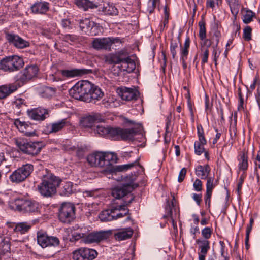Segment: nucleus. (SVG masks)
Segmentation results:
<instances>
[{
	"label": "nucleus",
	"instance_id": "nucleus-1",
	"mask_svg": "<svg viewBox=\"0 0 260 260\" xmlns=\"http://www.w3.org/2000/svg\"><path fill=\"white\" fill-rule=\"evenodd\" d=\"M69 93L75 99L86 102H95L104 95L101 88L87 80L77 83L69 90Z\"/></svg>",
	"mask_w": 260,
	"mask_h": 260
},
{
	"label": "nucleus",
	"instance_id": "nucleus-2",
	"mask_svg": "<svg viewBox=\"0 0 260 260\" xmlns=\"http://www.w3.org/2000/svg\"><path fill=\"white\" fill-rule=\"evenodd\" d=\"M105 62L109 64H120V70L132 73L135 69V62L126 52L120 51L116 54L110 53L104 57Z\"/></svg>",
	"mask_w": 260,
	"mask_h": 260
},
{
	"label": "nucleus",
	"instance_id": "nucleus-3",
	"mask_svg": "<svg viewBox=\"0 0 260 260\" xmlns=\"http://www.w3.org/2000/svg\"><path fill=\"white\" fill-rule=\"evenodd\" d=\"M61 180L51 173L43 175L41 182L38 185L39 192L43 197H50L56 192V188Z\"/></svg>",
	"mask_w": 260,
	"mask_h": 260
},
{
	"label": "nucleus",
	"instance_id": "nucleus-4",
	"mask_svg": "<svg viewBox=\"0 0 260 260\" xmlns=\"http://www.w3.org/2000/svg\"><path fill=\"white\" fill-rule=\"evenodd\" d=\"M116 158L113 153L99 152L89 155L87 160L92 167L108 168L115 162Z\"/></svg>",
	"mask_w": 260,
	"mask_h": 260
},
{
	"label": "nucleus",
	"instance_id": "nucleus-5",
	"mask_svg": "<svg viewBox=\"0 0 260 260\" xmlns=\"http://www.w3.org/2000/svg\"><path fill=\"white\" fill-rule=\"evenodd\" d=\"M128 212L129 210L125 208V205H116L102 211L99 214V218L102 222L111 221L128 215Z\"/></svg>",
	"mask_w": 260,
	"mask_h": 260
},
{
	"label": "nucleus",
	"instance_id": "nucleus-6",
	"mask_svg": "<svg viewBox=\"0 0 260 260\" xmlns=\"http://www.w3.org/2000/svg\"><path fill=\"white\" fill-rule=\"evenodd\" d=\"M15 142L22 152L28 155H36L40 153L42 149L41 143L39 142L29 141L21 138L15 139Z\"/></svg>",
	"mask_w": 260,
	"mask_h": 260
},
{
	"label": "nucleus",
	"instance_id": "nucleus-7",
	"mask_svg": "<svg viewBox=\"0 0 260 260\" xmlns=\"http://www.w3.org/2000/svg\"><path fill=\"white\" fill-rule=\"evenodd\" d=\"M23 65V59L17 55L7 56L0 60V69L4 72H13L18 71Z\"/></svg>",
	"mask_w": 260,
	"mask_h": 260
},
{
	"label": "nucleus",
	"instance_id": "nucleus-8",
	"mask_svg": "<svg viewBox=\"0 0 260 260\" xmlns=\"http://www.w3.org/2000/svg\"><path fill=\"white\" fill-rule=\"evenodd\" d=\"M39 204L35 201L24 199H16L11 205L14 210L23 213H35L38 212Z\"/></svg>",
	"mask_w": 260,
	"mask_h": 260
},
{
	"label": "nucleus",
	"instance_id": "nucleus-9",
	"mask_svg": "<svg viewBox=\"0 0 260 260\" xmlns=\"http://www.w3.org/2000/svg\"><path fill=\"white\" fill-rule=\"evenodd\" d=\"M34 170V166L30 164H26L15 170L10 176V181L18 183L24 181Z\"/></svg>",
	"mask_w": 260,
	"mask_h": 260
},
{
	"label": "nucleus",
	"instance_id": "nucleus-10",
	"mask_svg": "<svg viewBox=\"0 0 260 260\" xmlns=\"http://www.w3.org/2000/svg\"><path fill=\"white\" fill-rule=\"evenodd\" d=\"M75 206L70 203H63L59 209V220L62 223H69L75 218Z\"/></svg>",
	"mask_w": 260,
	"mask_h": 260
},
{
	"label": "nucleus",
	"instance_id": "nucleus-11",
	"mask_svg": "<svg viewBox=\"0 0 260 260\" xmlns=\"http://www.w3.org/2000/svg\"><path fill=\"white\" fill-rule=\"evenodd\" d=\"M132 190L133 187L129 184L124 185L122 186H116L112 189V195L117 199L125 196L130 197L129 200L124 201L125 204L123 205H125V208H126V206L131 203L134 199L133 196L130 193Z\"/></svg>",
	"mask_w": 260,
	"mask_h": 260
},
{
	"label": "nucleus",
	"instance_id": "nucleus-12",
	"mask_svg": "<svg viewBox=\"0 0 260 260\" xmlns=\"http://www.w3.org/2000/svg\"><path fill=\"white\" fill-rule=\"evenodd\" d=\"M98 255V252L93 249L81 248L73 252L74 260H93Z\"/></svg>",
	"mask_w": 260,
	"mask_h": 260
},
{
	"label": "nucleus",
	"instance_id": "nucleus-13",
	"mask_svg": "<svg viewBox=\"0 0 260 260\" xmlns=\"http://www.w3.org/2000/svg\"><path fill=\"white\" fill-rule=\"evenodd\" d=\"M110 235V233L108 231L93 232L86 233L84 243L86 244L98 243L108 239Z\"/></svg>",
	"mask_w": 260,
	"mask_h": 260
},
{
	"label": "nucleus",
	"instance_id": "nucleus-14",
	"mask_svg": "<svg viewBox=\"0 0 260 260\" xmlns=\"http://www.w3.org/2000/svg\"><path fill=\"white\" fill-rule=\"evenodd\" d=\"M29 117L36 121H43L49 117V111L47 109L38 107L27 111Z\"/></svg>",
	"mask_w": 260,
	"mask_h": 260
},
{
	"label": "nucleus",
	"instance_id": "nucleus-15",
	"mask_svg": "<svg viewBox=\"0 0 260 260\" xmlns=\"http://www.w3.org/2000/svg\"><path fill=\"white\" fill-rule=\"evenodd\" d=\"M104 121V116L100 113H93L85 116L81 120V125L84 127H91L95 123Z\"/></svg>",
	"mask_w": 260,
	"mask_h": 260
},
{
	"label": "nucleus",
	"instance_id": "nucleus-16",
	"mask_svg": "<svg viewBox=\"0 0 260 260\" xmlns=\"http://www.w3.org/2000/svg\"><path fill=\"white\" fill-rule=\"evenodd\" d=\"M142 131L141 125H139L137 128L121 129L120 139L124 140L134 141L136 139V136L142 135Z\"/></svg>",
	"mask_w": 260,
	"mask_h": 260
},
{
	"label": "nucleus",
	"instance_id": "nucleus-17",
	"mask_svg": "<svg viewBox=\"0 0 260 260\" xmlns=\"http://www.w3.org/2000/svg\"><path fill=\"white\" fill-rule=\"evenodd\" d=\"M6 38L10 43L18 48H24L29 45L28 42L14 34L7 32Z\"/></svg>",
	"mask_w": 260,
	"mask_h": 260
},
{
	"label": "nucleus",
	"instance_id": "nucleus-18",
	"mask_svg": "<svg viewBox=\"0 0 260 260\" xmlns=\"http://www.w3.org/2000/svg\"><path fill=\"white\" fill-rule=\"evenodd\" d=\"M118 93L122 100L132 101L137 99L138 92L131 88L122 87L118 89Z\"/></svg>",
	"mask_w": 260,
	"mask_h": 260
},
{
	"label": "nucleus",
	"instance_id": "nucleus-19",
	"mask_svg": "<svg viewBox=\"0 0 260 260\" xmlns=\"http://www.w3.org/2000/svg\"><path fill=\"white\" fill-rule=\"evenodd\" d=\"M91 73V70L85 69H73L71 70H62L60 71L62 76L68 78L81 77Z\"/></svg>",
	"mask_w": 260,
	"mask_h": 260
},
{
	"label": "nucleus",
	"instance_id": "nucleus-20",
	"mask_svg": "<svg viewBox=\"0 0 260 260\" xmlns=\"http://www.w3.org/2000/svg\"><path fill=\"white\" fill-rule=\"evenodd\" d=\"M110 40L109 37L95 38L92 42V47L97 50H111L109 44Z\"/></svg>",
	"mask_w": 260,
	"mask_h": 260
},
{
	"label": "nucleus",
	"instance_id": "nucleus-21",
	"mask_svg": "<svg viewBox=\"0 0 260 260\" xmlns=\"http://www.w3.org/2000/svg\"><path fill=\"white\" fill-rule=\"evenodd\" d=\"M196 243L198 245L199 251L198 252L199 259L205 260V257L210 249V242L206 239H197Z\"/></svg>",
	"mask_w": 260,
	"mask_h": 260
},
{
	"label": "nucleus",
	"instance_id": "nucleus-22",
	"mask_svg": "<svg viewBox=\"0 0 260 260\" xmlns=\"http://www.w3.org/2000/svg\"><path fill=\"white\" fill-rule=\"evenodd\" d=\"M99 12L102 15L115 16L118 15V11L115 5L112 3H105L99 7Z\"/></svg>",
	"mask_w": 260,
	"mask_h": 260
},
{
	"label": "nucleus",
	"instance_id": "nucleus-23",
	"mask_svg": "<svg viewBox=\"0 0 260 260\" xmlns=\"http://www.w3.org/2000/svg\"><path fill=\"white\" fill-rule=\"evenodd\" d=\"M9 227L14 228L15 233L20 234H24L28 232L32 226V224L28 222H21L17 223H8Z\"/></svg>",
	"mask_w": 260,
	"mask_h": 260
},
{
	"label": "nucleus",
	"instance_id": "nucleus-24",
	"mask_svg": "<svg viewBox=\"0 0 260 260\" xmlns=\"http://www.w3.org/2000/svg\"><path fill=\"white\" fill-rule=\"evenodd\" d=\"M80 27L85 34L93 35L94 32L92 30L96 27V26L93 21L86 18L80 21Z\"/></svg>",
	"mask_w": 260,
	"mask_h": 260
},
{
	"label": "nucleus",
	"instance_id": "nucleus-25",
	"mask_svg": "<svg viewBox=\"0 0 260 260\" xmlns=\"http://www.w3.org/2000/svg\"><path fill=\"white\" fill-rule=\"evenodd\" d=\"M48 10L49 3L46 2H36L31 7V10L35 14H45Z\"/></svg>",
	"mask_w": 260,
	"mask_h": 260
},
{
	"label": "nucleus",
	"instance_id": "nucleus-26",
	"mask_svg": "<svg viewBox=\"0 0 260 260\" xmlns=\"http://www.w3.org/2000/svg\"><path fill=\"white\" fill-rule=\"evenodd\" d=\"M38 72V68L37 66H27L23 71V77L22 79L24 80H30L36 76Z\"/></svg>",
	"mask_w": 260,
	"mask_h": 260
},
{
	"label": "nucleus",
	"instance_id": "nucleus-27",
	"mask_svg": "<svg viewBox=\"0 0 260 260\" xmlns=\"http://www.w3.org/2000/svg\"><path fill=\"white\" fill-rule=\"evenodd\" d=\"M133 234V230L131 228L122 229L114 234L115 238L119 241L129 239Z\"/></svg>",
	"mask_w": 260,
	"mask_h": 260
},
{
	"label": "nucleus",
	"instance_id": "nucleus-28",
	"mask_svg": "<svg viewBox=\"0 0 260 260\" xmlns=\"http://www.w3.org/2000/svg\"><path fill=\"white\" fill-rule=\"evenodd\" d=\"M238 160L239 161V169L243 171L247 170L248 167V154L245 150L239 153Z\"/></svg>",
	"mask_w": 260,
	"mask_h": 260
},
{
	"label": "nucleus",
	"instance_id": "nucleus-29",
	"mask_svg": "<svg viewBox=\"0 0 260 260\" xmlns=\"http://www.w3.org/2000/svg\"><path fill=\"white\" fill-rule=\"evenodd\" d=\"M16 85L13 84L5 85L0 86V99L6 98L11 93L17 90Z\"/></svg>",
	"mask_w": 260,
	"mask_h": 260
},
{
	"label": "nucleus",
	"instance_id": "nucleus-30",
	"mask_svg": "<svg viewBox=\"0 0 260 260\" xmlns=\"http://www.w3.org/2000/svg\"><path fill=\"white\" fill-rule=\"evenodd\" d=\"M75 3L80 9H82L84 11L98 7V5L95 3L89 0H76Z\"/></svg>",
	"mask_w": 260,
	"mask_h": 260
},
{
	"label": "nucleus",
	"instance_id": "nucleus-31",
	"mask_svg": "<svg viewBox=\"0 0 260 260\" xmlns=\"http://www.w3.org/2000/svg\"><path fill=\"white\" fill-rule=\"evenodd\" d=\"M49 235L43 231H39L37 233V242L42 248L48 247V242Z\"/></svg>",
	"mask_w": 260,
	"mask_h": 260
},
{
	"label": "nucleus",
	"instance_id": "nucleus-32",
	"mask_svg": "<svg viewBox=\"0 0 260 260\" xmlns=\"http://www.w3.org/2000/svg\"><path fill=\"white\" fill-rule=\"evenodd\" d=\"M196 175L202 179H206L210 172L208 165L197 166L196 168Z\"/></svg>",
	"mask_w": 260,
	"mask_h": 260
},
{
	"label": "nucleus",
	"instance_id": "nucleus-33",
	"mask_svg": "<svg viewBox=\"0 0 260 260\" xmlns=\"http://www.w3.org/2000/svg\"><path fill=\"white\" fill-rule=\"evenodd\" d=\"M15 125L21 132L25 133L27 136H31L35 134L34 132H27V129L30 127L29 125L25 121H21L19 119H17L14 121Z\"/></svg>",
	"mask_w": 260,
	"mask_h": 260
},
{
	"label": "nucleus",
	"instance_id": "nucleus-34",
	"mask_svg": "<svg viewBox=\"0 0 260 260\" xmlns=\"http://www.w3.org/2000/svg\"><path fill=\"white\" fill-rule=\"evenodd\" d=\"M242 13V20L245 24L250 23L253 20V18L255 17V13L247 8L243 9Z\"/></svg>",
	"mask_w": 260,
	"mask_h": 260
},
{
	"label": "nucleus",
	"instance_id": "nucleus-35",
	"mask_svg": "<svg viewBox=\"0 0 260 260\" xmlns=\"http://www.w3.org/2000/svg\"><path fill=\"white\" fill-rule=\"evenodd\" d=\"M102 104L107 108L117 107L119 105L118 101L113 96L104 98L102 100Z\"/></svg>",
	"mask_w": 260,
	"mask_h": 260
},
{
	"label": "nucleus",
	"instance_id": "nucleus-36",
	"mask_svg": "<svg viewBox=\"0 0 260 260\" xmlns=\"http://www.w3.org/2000/svg\"><path fill=\"white\" fill-rule=\"evenodd\" d=\"M67 125L66 119L52 123L50 125V133H56L62 129Z\"/></svg>",
	"mask_w": 260,
	"mask_h": 260
},
{
	"label": "nucleus",
	"instance_id": "nucleus-37",
	"mask_svg": "<svg viewBox=\"0 0 260 260\" xmlns=\"http://www.w3.org/2000/svg\"><path fill=\"white\" fill-rule=\"evenodd\" d=\"M230 6L232 14L236 16L240 9V3L239 0H227Z\"/></svg>",
	"mask_w": 260,
	"mask_h": 260
},
{
	"label": "nucleus",
	"instance_id": "nucleus-38",
	"mask_svg": "<svg viewBox=\"0 0 260 260\" xmlns=\"http://www.w3.org/2000/svg\"><path fill=\"white\" fill-rule=\"evenodd\" d=\"M74 192L73 184L70 182H66L61 189V193L63 196H68Z\"/></svg>",
	"mask_w": 260,
	"mask_h": 260
},
{
	"label": "nucleus",
	"instance_id": "nucleus-39",
	"mask_svg": "<svg viewBox=\"0 0 260 260\" xmlns=\"http://www.w3.org/2000/svg\"><path fill=\"white\" fill-rule=\"evenodd\" d=\"M121 130V128H113L109 126V132L107 136L114 139H120Z\"/></svg>",
	"mask_w": 260,
	"mask_h": 260
},
{
	"label": "nucleus",
	"instance_id": "nucleus-40",
	"mask_svg": "<svg viewBox=\"0 0 260 260\" xmlns=\"http://www.w3.org/2000/svg\"><path fill=\"white\" fill-rule=\"evenodd\" d=\"M95 133L101 136H107L109 132V126L98 125L94 129Z\"/></svg>",
	"mask_w": 260,
	"mask_h": 260
},
{
	"label": "nucleus",
	"instance_id": "nucleus-41",
	"mask_svg": "<svg viewBox=\"0 0 260 260\" xmlns=\"http://www.w3.org/2000/svg\"><path fill=\"white\" fill-rule=\"evenodd\" d=\"M55 93V90L51 87H46L43 88L41 92V95L43 98H50L53 96Z\"/></svg>",
	"mask_w": 260,
	"mask_h": 260
},
{
	"label": "nucleus",
	"instance_id": "nucleus-42",
	"mask_svg": "<svg viewBox=\"0 0 260 260\" xmlns=\"http://www.w3.org/2000/svg\"><path fill=\"white\" fill-rule=\"evenodd\" d=\"M60 244V241L58 238L56 236H49L48 242V247H56L59 246Z\"/></svg>",
	"mask_w": 260,
	"mask_h": 260
},
{
	"label": "nucleus",
	"instance_id": "nucleus-43",
	"mask_svg": "<svg viewBox=\"0 0 260 260\" xmlns=\"http://www.w3.org/2000/svg\"><path fill=\"white\" fill-rule=\"evenodd\" d=\"M199 36L200 39L206 38V30L205 28V24L204 21H200L199 23Z\"/></svg>",
	"mask_w": 260,
	"mask_h": 260
},
{
	"label": "nucleus",
	"instance_id": "nucleus-44",
	"mask_svg": "<svg viewBox=\"0 0 260 260\" xmlns=\"http://www.w3.org/2000/svg\"><path fill=\"white\" fill-rule=\"evenodd\" d=\"M24 101L22 98H17L13 102V105L18 109H23L26 106Z\"/></svg>",
	"mask_w": 260,
	"mask_h": 260
},
{
	"label": "nucleus",
	"instance_id": "nucleus-45",
	"mask_svg": "<svg viewBox=\"0 0 260 260\" xmlns=\"http://www.w3.org/2000/svg\"><path fill=\"white\" fill-rule=\"evenodd\" d=\"M62 39L64 41L71 44L76 42L78 40V38L77 36L70 34L64 35Z\"/></svg>",
	"mask_w": 260,
	"mask_h": 260
},
{
	"label": "nucleus",
	"instance_id": "nucleus-46",
	"mask_svg": "<svg viewBox=\"0 0 260 260\" xmlns=\"http://www.w3.org/2000/svg\"><path fill=\"white\" fill-rule=\"evenodd\" d=\"M252 29L249 26H247L243 30V37L245 40L249 41L251 39Z\"/></svg>",
	"mask_w": 260,
	"mask_h": 260
},
{
	"label": "nucleus",
	"instance_id": "nucleus-47",
	"mask_svg": "<svg viewBox=\"0 0 260 260\" xmlns=\"http://www.w3.org/2000/svg\"><path fill=\"white\" fill-rule=\"evenodd\" d=\"M201 51L203 52L202 57V64H204L208 62V58L209 56V49L206 47H202Z\"/></svg>",
	"mask_w": 260,
	"mask_h": 260
},
{
	"label": "nucleus",
	"instance_id": "nucleus-48",
	"mask_svg": "<svg viewBox=\"0 0 260 260\" xmlns=\"http://www.w3.org/2000/svg\"><path fill=\"white\" fill-rule=\"evenodd\" d=\"M194 151L196 154L200 155L205 150L204 145L200 143H194Z\"/></svg>",
	"mask_w": 260,
	"mask_h": 260
},
{
	"label": "nucleus",
	"instance_id": "nucleus-49",
	"mask_svg": "<svg viewBox=\"0 0 260 260\" xmlns=\"http://www.w3.org/2000/svg\"><path fill=\"white\" fill-rule=\"evenodd\" d=\"M202 235L206 240H208L211 237L212 230L209 227H206L202 230Z\"/></svg>",
	"mask_w": 260,
	"mask_h": 260
},
{
	"label": "nucleus",
	"instance_id": "nucleus-50",
	"mask_svg": "<svg viewBox=\"0 0 260 260\" xmlns=\"http://www.w3.org/2000/svg\"><path fill=\"white\" fill-rule=\"evenodd\" d=\"M214 178L213 177L207 178L206 183V191L212 192L215 185L213 184Z\"/></svg>",
	"mask_w": 260,
	"mask_h": 260
},
{
	"label": "nucleus",
	"instance_id": "nucleus-51",
	"mask_svg": "<svg viewBox=\"0 0 260 260\" xmlns=\"http://www.w3.org/2000/svg\"><path fill=\"white\" fill-rule=\"evenodd\" d=\"M221 3V0H207L206 2L207 7L213 9L216 6H219Z\"/></svg>",
	"mask_w": 260,
	"mask_h": 260
},
{
	"label": "nucleus",
	"instance_id": "nucleus-52",
	"mask_svg": "<svg viewBox=\"0 0 260 260\" xmlns=\"http://www.w3.org/2000/svg\"><path fill=\"white\" fill-rule=\"evenodd\" d=\"M85 236L86 233L85 232H76L72 235V238L74 239L75 240L82 239V241L84 242Z\"/></svg>",
	"mask_w": 260,
	"mask_h": 260
},
{
	"label": "nucleus",
	"instance_id": "nucleus-53",
	"mask_svg": "<svg viewBox=\"0 0 260 260\" xmlns=\"http://www.w3.org/2000/svg\"><path fill=\"white\" fill-rule=\"evenodd\" d=\"M181 60L182 61V63H185V61L187 58V56L188 54V49H184L182 48L181 46Z\"/></svg>",
	"mask_w": 260,
	"mask_h": 260
},
{
	"label": "nucleus",
	"instance_id": "nucleus-54",
	"mask_svg": "<svg viewBox=\"0 0 260 260\" xmlns=\"http://www.w3.org/2000/svg\"><path fill=\"white\" fill-rule=\"evenodd\" d=\"M178 48V43L177 42H172L170 46V51L172 55V57L174 59L175 58L176 56L177 52L176 48Z\"/></svg>",
	"mask_w": 260,
	"mask_h": 260
},
{
	"label": "nucleus",
	"instance_id": "nucleus-55",
	"mask_svg": "<svg viewBox=\"0 0 260 260\" xmlns=\"http://www.w3.org/2000/svg\"><path fill=\"white\" fill-rule=\"evenodd\" d=\"M193 186L194 189L197 191H201L202 190V182L199 179H196Z\"/></svg>",
	"mask_w": 260,
	"mask_h": 260
},
{
	"label": "nucleus",
	"instance_id": "nucleus-56",
	"mask_svg": "<svg viewBox=\"0 0 260 260\" xmlns=\"http://www.w3.org/2000/svg\"><path fill=\"white\" fill-rule=\"evenodd\" d=\"M186 174V170L185 168H182L179 172L178 181L179 182H181L184 179Z\"/></svg>",
	"mask_w": 260,
	"mask_h": 260
},
{
	"label": "nucleus",
	"instance_id": "nucleus-57",
	"mask_svg": "<svg viewBox=\"0 0 260 260\" xmlns=\"http://www.w3.org/2000/svg\"><path fill=\"white\" fill-rule=\"evenodd\" d=\"M219 244H220V247H221V249H220V253H221V256L224 258V259H225V258H229L226 254V252H225V245H224V243L223 242V241H220L219 242Z\"/></svg>",
	"mask_w": 260,
	"mask_h": 260
},
{
	"label": "nucleus",
	"instance_id": "nucleus-58",
	"mask_svg": "<svg viewBox=\"0 0 260 260\" xmlns=\"http://www.w3.org/2000/svg\"><path fill=\"white\" fill-rule=\"evenodd\" d=\"M201 40H202V42H201V48L202 47H206L208 49L211 44L210 40L206 39V38Z\"/></svg>",
	"mask_w": 260,
	"mask_h": 260
},
{
	"label": "nucleus",
	"instance_id": "nucleus-59",
	"mask_svg": "<svg viewBox=\"0 0 260 260\" xmlns=\"http://www.w3.org/2000/svg\"><path fill=\"white\" fill-rule=\"evenodd\" d=\"M202 195L201 193L197 194L193 193L192 194V198L194 201L197 203L198 205H200L202 201Z\"/></svg>",
	"mask_w": 260,
	"mask_h": 260
},
{
	"label": "nucleus",
	"instance_id": "nucleus-60",
	"mask_svg": "<svg viewBox=\"0 0 260 260\" xmlns=\"http://www.w3.org/2000/svg\"><path fill=\"white\" fill-rule=\"evenodd\" d=\"M148 5V11L151 13L153 11L156 6V0H149Z\"/></svg>",
	"mask_w": 260,
	"mask_h": 260
},
{
	"label": "nucleus",
	"instance_id": "nucleus-61",
	"mask_svg": "<svg viewBox=\"0 0 260 260\" xmlns=\"http://www.w3.org/2000/svg\"><path fill=\"white\" fill-rule=\"evenodd\" d=\"M212 193V192L206 191L205 201V204H208V206H210V205Z\"/></svg>",
	"mask_w": 260,
	"mask_h": 260
},
{
	"label": "nucleus",
	"instance_id": "nucleus-62",
	"mask_svg": "<svg viewBox=\"0 0 260 260\" xmlns=\"http://www.w3.org/2000/svg\"><path fill=\"white\" fill-rule=\"evenodd\" d=\"M230 135L232 138L235 137L236 134V128L235 124L231 125L230 127Z\"/></svg>",
	"mask_w": 260,
	"mask_h": 260
},
{
	"label": "nucleus",
	"instance_id": "nucleus-63",
	"mask_svg": "<svg viewBox=\"0 0 260 260\" xmlns=\"http://www.w3.org/2000/svg\"><path fill=\"white\" fill-rule=\"evenodd\" d=\"M71 22L68 19H63L61 21V25L64 28H69L70 26Z\"/></svg>",
	"mask_w": 260,
	"mask_h": 260
},
{
	"label": "nucleus",
	"instance_id": "nucleus-64",
	"mask_svg": "<svg viewBox=\"0 0 260 260\" xmlns=\"http://www.w3.org/2000/svg\"><path fill=\"white\" fill-rule=\"evenodd\" d=\"M110 40V43L109 44L110 49H111V46L113 44L117 43H121L120 39L118 38L109 37Z\"/></svg>",
	"mask_w": 260,
	"mask_h": 260
}]
</instances>
